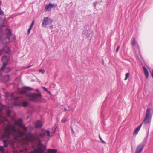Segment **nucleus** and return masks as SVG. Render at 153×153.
Returning <instances> with one entry per match:
<instances>
[{"instance_id": "f3484780", "label": "nucleus", "mask_w": 153, "mask_h": 153, "mask_svg": "<svg viewBox=\"0 0 153 153\" xmlns=\"http://www.w3.org/2000/svg\"><path fill=\"white\" fill-rule=\"evenodd\" d=\"M23 120L22 118H20L19 119L17 123L19 126H22V123H23Z\"/></svg>"}, {"instance_id": "58836bf2", "label": "nucleus", "mask_w": 153, "mask_h": 153, "mask_svg": "<svg viewBox=\"0 0 153 153\" xmlns=\"http://www.w3.org/2000/svg\"><path fill=\"white\" fill-rule=\"evenodd\" d=\"M67 111V109L66 108H64L63 111L65 112Z\"/></svg>"}, {"instance_id": "ea45409f", "label": "nucleus", "mask_w": 153, "mask_h": 153, "mask_svg": "<svg viewBox=\"0 0 153 153\" xmlns=\"http://www.w3.org/2000/svg\"><path fill=\"white\" fill-rule=\"evenodd\" d=\"M33 26V25H30V26L29 28H31L32 29V28Z\"/></svg>"}, {"instance_id": "a211bd4d", "label": "nucleus", "mask_w": 153, "mask_h": 153, "mask_svg": "<svg viewBox=\"0 0 153 153\" xmlns=\"http://www.w3.org/2000/svg\"><path fill=\"white\" fill-rule=\"evenodd\" d=\"M133 39L131 43L133 46H135L136 44V40L135 37H133Z\"/></svg>"}, {"instance_id": "1a4fd4ad", "label": "nucleus", "mask_w": 153, "mask_h": 153, "mask_svg": "<svg viewBox=\"0 0 153 153\" xmlns=\"http://www.w3.org/2000/svg\"><path fill=\"white\" fill-rule=\"evenodd\" d=\"M8 58L6 56H4L2 58L3 65L1 67V70H3L6 66L8 61Z\"/></svg>"}, {"instance_id": "8fccbe9b", "label": "nucleus", "mask_w": 153, "mask_h": 153, "mask_svg": "<svg viewBox=\"0 0 153 153\" xmlns=\"http://www.w3.org/2000/svg\"><path fill=\"white\" fill-rule=\"evenodd\" d=\"M15 37H14V38H13V39H15Z\"/></svg>"}, {"instance_id": "de8ad7c7", "label": "nucleus", "mask_w": 153, "mask_h": 153, "mask_svg": "<svg viewBox=\"0 0 153 153\" xmlns=\"http://www.w3.org/2000/svg\"><path fill=\"white\" fill-rule=\"evenodd\" d=\"M6 120L7 121H8V120L7 119H6Z\"/></svg>"}, {"instance_id": "2f4dec72", "label": "nucleus", "mask_w": 153, "mask_h": 153, "mask_svg": "<svg viewBox=\"0 0 153 153\" xmlns=\"http://www.w3.org/2000/svg\"><path fill=\"white\" fill-rule=\"evenodd\" d=\"M32 29L30 28H29L28 29V31H27V34L28 35H29L30 32V31Z\"/></svg>"}, {"instance_id": "49530a36", "label": "nucleus", "mask_w": 153, "mask_h": 153, "mask_svg": "<svg viewBox=\"0 0 153 153\" xmlns=\"http://www.w3.org/2000/svg\"><path fill=\"white\" fill-rule=\"evenodd\" d=\"M36 90V91H39V90L37 89Z\"/></svg>"}, {"instance_id": "a19ab883", "label": "nucleus", "mask_w": 153, "mask_h": 153, "mask_svg": "<svg viewBox=\"0 0 153 153\" xmlns=\"http://www.w3.org/2000/svg\"><path fill=\"white\" fill-rule=\"evenodd\" d=\"M151 75L153 78V70L152 71V72L151 73Z\"/></svg>"}, {"instance_id": "4be33fe9", "label": "nucleus", "mask_w": 153, "mask_h": 153, "mask_svg": "<svg viewBox=\"0 0 153 153\" xmlns=\"http://www.w3.org/2000/svg\"><path fill=\"white\" fill-rule=\"evenodd\" d=\"M14 105L16 106H21V104L19 102H15Z\"/></svg>"}, {"instance_id": "a878e982", "label": "nucleus", "mask_w": 153, "mask_h": 153, "mask_svg": "<svg viewBox=\"0 0 153 153\" xmlns=\"http://www.w3.org/2000/svg\"><path fill=\"white\" fill-rule=\"evenodd\" d=\"M21 126L23 129L24 130L26 131L27 130V127L25 126L24 125H22V126Z\"/></svg>"}, {"instance_id": "f257e3e1", "label": "nucleus", "mask_w": 153, "mask_h": 153, "mask_svg": "<svg viewBox=\"0 0 153 153\" xmlns=\"http://www.w3.org/2000/svg\"><path fill=\"white\" fill-rule=\"evenodd\" d=\"M44 136H50V132L49 130H46L43 133L36 132L34 134L29 132L27 133V137L29 140L32 141L35 140H39L41 138Z\"/></svg>"}, {"instance_id": "f8f14e48", "label": "nucleus", "mask_w": 153, "mask_h": 153, "mask_svg": "<svg viewBox=\"0 0 153 153\" xmlns=\"http://www.w3.org/2000/svg\"><path fill=\"white\" fill-rule=\"evenodd\" d=\"M143 148L144 146L143 144H140L137 146L135 153H140L142 151Z\"/></svg>"}, {"instance_id": "4c0bfd02", "label": "nucleus", "mask_w": 153, "mask_h": 153, "mask_svg": "<svg viewBox=\"0 0 153 153\" xmlns=\"http://www.w3.org/2000/svg\"><path fill=\"white\" fill-rule=\"evenodd\" d=\"M34 20H33L32 21V22H31L30 25H33H33L34 24Z\"/></svg>"}, {"instance_id": "6ab92c4d", "label": "nucleus", "mask_w": 153, "mask_h": 153, "mask_svg": "<svg viewBox=\"0 0 153 153\" xmlns=\"http://www.w3.org/2000/svg\"><path fill=\"white\" fill-rule=\"evenodd\" d=\"M11 69L10 68H4L2 71H4V72L6 73H8L10 72L11 70Z\"/></svg>"}, {"instance_id": "dca6fc26", "label": "nucleus", "mask_w": 153, "mask_h": 153, "mask_svg": "<svg viewBox=\"0 0 153 153\" xmlns=\"http://www.w3.org/2000/svg\"><path fill=\"white\" fill-rule=\"evenodd\" d=\"M4 108L3 105L0 102V113L3 114V110Z\"/></svg>"}, {"instance_id": "c756f323", "label": "nucleus", "mask_w": 153, "mask_h": 153, "mask_svg": "<svg viewBox=\"0 0 153 153\" xmlns=\"http://www.w3.org/2000/svg\"><path fill=\"white\" fill-rule=\"evenodd\" d=\"M4 151L3 147L2 146H0V151L3 152Z\"/></svg>"}, {"instance_id": "412c9836", "label": "nucleus", "mask_w": 153, "mask_h": 153, "mask_svg": "<svg viewBox=\"0 0 153 153\" xmlns=\"http://www.w3.org/2000/svg\"><path fill=\"white\" fill-rule=\"evenodd\" d=\"M22 105L23 107H26L28 105V103L27 102L25 101L22 102Z\"/></svg>"}, {"instance_id": "cd10ccee", "label": "nucleus", "mask_w": 153, "mask_h": 153, "mask_svg": "<svg viewBox=\"0 0 153 153\" xmlns=\"http://www.w3.org/2000/svg\"><path fill=\"white\" fill-rule=\"evenodd\" d=\"M67 120V119H66L63 118L61 120V122L62 123H63L65 122Z\"/></svg>"}, {"instance_id": "37998d69", "label": "nucleus", "mask_w": 153, "mask_h": 153, "mask_svg": "<svg viewBox=\"0 0 153 153\" xmlns=\"http://www.w3.org/2000/svg\"><path fill=\"white\" fill-rule=\"evenodd\" d=\"M51 28H53V25H51L50 26Z\"/></svg>"}, {"instance_id": "c9c22d12", "label": "nucleus", "mask_w": 153, "mask_h": 153, "mask_svg": "<svg viewBox=\"0 0 153 153\" xmlns=\"http://www.w3.org/2000/svg\"><path fill=\"white\" fill-rule=\"evenodd\" d=\"M71 131H72V133H73L74 134V131H73L72 127H71Z\"/></svg>"}, {"instance_id": "f03ea898", "label": "nucleus", "mask_w": 153, "mask_h": 153, "mask_svg": "<svg viewBox=\"0 0 153 153\" xmlns=\"http://www.w3.org/2000/svg\"><path fill=\"white\" fill-rule=\"evenodd\" d=\"M26 96L32 101H40L42 95L41 92H39L38 93L27 94Z\"/></svg>"}, {"instance_id": "20e7f679", "label": "nucleus", "mask_w": 153, "mask_h": 153, "mask_svg": "<svg viewBox=\"0 0 153 153\" xmlns=\"http://www.w3.org/2000/svg\"><path fill=\"white\" fill-rule=\"evenodd\" d=\"M151 109L148 108L146 110V116L141 124H148L150 121L151 118Z\"/></svg>"}, {"instance_id": "7c9ffc66", "label": "nucleus", "mask_w": 153, "mask_h": 153, "mask_svg": "<svg viewBox=\"0 0 153 153\" xmlns=\"http://www.w3.org/2000/svg\"><path fill=\"white\" fill-rule=\"evenodd\" d=\"M42 89H43L44 91H45L47 92L48 91V89L47 88H46L45 87H42Z\"/></svg>"}, {"instance_id": "b1692460", "label": "nucleus", "mask_w": 153, "mask_h": 153, "mask_svg": "<svg viewBox=\"0 0 153 153\" xmlns=\"http://www.w3.org/2000/svg\"><path fill=\"white\" fill-rule=\"evenodd\" d=\"M129 73H127L125 74V80H126L127 79L129 76Z\"/></svg>"}, {"instance_id": "2eb2a0df", "label": "nucleus", "mask_w": 153, "mask_h": 153, "mask_svg": "<svg viewBox=\"0 0 153 153\" xmlns=\"http://www.w3.org/2000/svg\"><path fill=\"white\" fill-rule=\"evenodd\" d=\"M23 88L26 90L27 91H32L33 90V88L28 86H24L23 87Z\"/></svg>"}, {"instance_id": "5701e85b", "label": "nucleus", "mask_w": 153, "mask_h": 153, "mask_svg": "<svg viewBox=\"0 0 153 153\" xmlns=\"http://www.w3.org/2000/svg\"><path fill=\"white\" fill-rule=\"evenodd\" d=\"M3 143L4 144V147H7L8 146V144L7 143L6 140H4L3 141Z\"/></svg>"}, {"instance_id": "393cba45", "label": "nucleus", "mask_w": 153, "mask_h": 153, "mask_svg": "<svg viewBox=\"0 0 153 153\" xmlns=\"http://www.w3.org/2000/svg\"><path fill=\"white\" fill-rule=\"evenodd\" d=\"M11 112V110H8L7 111V115L9 117L10 116Z\"/></svg>"}, {"instance_id": "aec40b11", "label": "nucleus", "mask_w": 153, "mask_h": 153, "mask_svg": "<svg viewBox=\"0 0 153 153\" xmlns=\"http://www.w3.org/2000/svg\"><path fill=\"white\" fill-rule=\"evenodd\" d=\"M5 52L7 53L10 54L11 52V50L10 48L9 47H7L6 48Z\"/></svg>"}, {"instance_id": "72a5a7b5", "label": "nucleus", "mask_w": 153, "mask_h": 153, "mask_svg": "<svg viewBox=\"0 0 153 153\" xmlns=\"http://www.w3.org/2000/svg\"><path fill=\"white\" fill-rule=\"evenodd\" d=\"M4 13V12L1 10V8L0 7V15H2Z\"/></svg>"}, {"instance_id": "473e14b6", "label": "nucleus", "mask_w": 153, "mask_h": 153, "mask_svg": "<svg viewBox=\"0 0 153 153\" xmlns=\"http://www.w3.org/2000/svg\"><path fill=\"white\" fill-rule=\"evenodd\" d=\"M120 48V46L119 45H118L117 46V49H116V52H117L118 51V50Z\"/></svg>"}, {"instance_id": "e433bc0d", "label": "nucleus", "mask_w": 153, "mask_h": 153, "mask_svg": "<svg viewBox=\"0 0 153 153\" xmlns=\"http://www.w3.org/2000/svg\"><path fill=\"white\" fill-rule=\"evenodd\" d=\"M47 93L48 94H49L51 95V92L50 91L48 90V91H47Z\"/></svg>"}, {"instance_id": "a18cd8bd", "label": "nucleus", "mask_w": 153, "mask_h": 153, "mask_svg": "<svg viewBox=\"0 0 153 153\" xmlns=\"http://www.w3.org/2000/svg\"><path fill=\"white\" fill-rule=\"evenodd\" d=\"M101 141H102V142L103 143H105L104 141H103V140H101Z\"/></svg>"}, {"instance_id": "0eeeda50", "label": "nucleus", "mask_w": 153, "mask_h": 153, "mask_svg": "<svg viewBox=\"0 0 153 153\" xmlns=\"http://www.w3.org/2000/svg\"><path fill=\"white\" fill-rule=\"evenodd\" d=\"M6 96L7 99L10 100H17L19 98L18 97L16 96L13 93H7L6 94Z\"/></svg>"}, {"instance_id": "f704fd0d", "label": "nucleus", "mask_w": 153, "mask_h": 153, "mask_svg": "<svg viewBox=\"0 0 153 153\" xmlns=\"http://www.w3.org/2000/svg\"><path fill=\"white\" fill-rule=\"evenodd\" d=\"M6 77H7V80H8L10 78V76L8 75H7L6 76Z\"/></svg>"}, {"instance_id": "79ce46f5", "label": "nucleus", "mask_w": 153, "mask_h": 153, "mask_svg": "<svg viewBox=\"0 0 153 153\" xmlns=\"http://www.w3.org/2000/svg\"><path fill=\"white\" fill-rule=\"evenodd\" d=\"M31 66V65H30V66H27V67H26L25 68H29L30 67V66Z\"/></svg>"}, {"instance_id": "09e8293b", "label": "nucleus", "mask_w": 153, "mask_h": 153, "mask_svg": "<svg viewBox=\"0 0 153 153\" xmlns=\"http://www.w3.org/2000/svg\"><path fill=\"white\" fill-rule=\"evenodd\" d=\"M100 139L101 140H102L101 138L100 137Z\"/></svg>"}, {"instance_id": "4468645a", "label": "nucleus", "mask_w": 153, "mask_h": 153, "mask_svg": "<svg viewBox=\"0 0 153 153\" xmlns=\"http://www.w3.org/2000/svg\"><path fill=\"white\" fill-rule=\"evenodd\" d=\"M142 124H141L138 127H137L135 130L134 133L135 134H137L140 129Z\"/></svg>"}, {"instance_id": "6e6552de", "label": "nucleus", "mask_w": 153, "mask_h": 153, "mask_svg": "<svg viewBox=\"0 0 153 153\" xmlns=\"http://www.w3.org/2000/svg\"><path fill=\"white\" fill-rule=\"evenodd\" d=\"M8 131L7 132V135L6 137L8 138L9 137L10 135L11 134V132L10 131V129H11L13 131H16V127L14 124L10 123V126L8 127Z\"/></svg>"}, {"instance_id": "c03bdc74", "label": "nucleus", "mask_w": 153, "mask_h": 153, "mask_svg": "<svg viewBox=\"0 0 153 153\" xmlns=\"http://www.w3.org/2000/svg\"><path fill=\"white\" fill-rule=\"evenodd\" d=\"M2 2L1 0H0V5H1V4Z\"/></svg>"}, {"instance_id": "423d86ee", "label": "nucleus", "mask_w": 153, "mask_h": 153, "mask_svg": "<svg viewBox=\"0 0 153 153\" xmlns=\"http://www.w3.org/2000/svg\"><path fill=\"white\" fill-rule=\"evenodd\" d=\"M53 20L52 19L48 17H44L42 20V26L43 27H46V25L52 23Z\"/></svg>"}, {"instance_id": "c85d7f7f", "label": "nucleus", "mask_w": 153, "mask_h": 153, "mask_svg": "<svg viewBox=\"0 0 153 153\" xmlns=\"http://www.w3.org/2000/svg\"><path fill=\"white\" fill-rule=\"evenodd\" d=\"M39 72L41 73L42 74H43L45 72V71L44 70L42 69H40L39 70Z\"/></svg>"}, {"instance_id": "bb28decb", "label": "nucleus", "mask_w": 153, "mask_h": 153, "mask_svg": "<svg viewBox=\"0 0 153 153\" xmlns=\"http://www.w3.org/2000/svg\"><path fill=\"white\" fill-rule=\"evenodd\" d=\"M27 93V91L25 90V89H24L23 88V89L21 91V93L22 94H26Z\"/></svg>"}, {"instance_id": "7ed1b4c3", "label": "nucleus", "mask_w": 153, "mask_h": 153, "mask_svg": "<svg viewBox=\"0 0 153 153\" xmlns=\"http://www.w3.org/2000/svg\"><path fill=\"white\" fill-rule=\"evenodd\" d=\"M38 140L39 141L38 148L31 151L30 153H43L46 149V146L41 143L40 139Z\"/></svg>"}, {"instance_id": "39448f33", "label": "nucleus", "mask_w": 153, "mask_h": 153, "mask_svg": "<svg viewBox=\"0 0 153 153\" xmlns=\"http://www.w3.org/2000/svg\"><path fill=\"white\" fill-rule=\"evenodd\" d=\"M8 33H6L5 36H4V39L3 40V42L4 44L10 42V36L12 35V32L11 30L8 29Z\"/></svg>"}, {"instance_id": "ddd939ff", "label": "nucleus", "mask_w": 153, "mask_h": 153, "mask_svg": "<svg viewBox=\"0 0 153 153\" xmlns=\"http://www.w3.org/2000/svg\"><path fill=\"white\" fill-rule=\"evenodd\" d=\"M143 68L146 78L147 79L148 78L149 76L148 71L147 69L145 67H143Z\"/></svg>"}, {"instance_id": "9b49d317", "label": "nucleus", "mask_w": 153, "mask_h": 153, "mask_svg": "<svg viewBox=\"0 0 153 153\" xmlns=\"http://www.w3.org/2000/svg\"><path fill=\"white\" fill-rule=\"evenodd\" d=\"M43 124L42 122L40 120H38L36 121L35 124L34 126L36 128H40L42 126Z\"/></svg>"}, {"instance_id": "9d476101", "label": "nucleus", "mask_w": 153, "mask_h": 153, "mask_svg": "<svg viewBox=\"0 0 153 153\" xmlns=\"http://www.w3.org/2000/svg\"><path fill=\"white\" fill-rule=\"evenodd\" d=\"M55 7V5L54 4H51L49 3L48 5L46 6L45 7V10L49 11L52 8H54Z\"/></svg>"}]
</instances>
